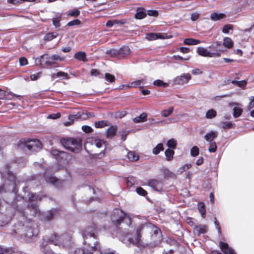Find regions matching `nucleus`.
<instances>
[{
	"instance_id": "f257e3e1",
	"label": "nucleus",
	"mask_w": 254,
	"mask_h": 254,
	"mask_svg": "<svg viewBox=\"0 0 254 254\" xmlns=\"http://www.w3.org/2000/svg\"><path fill=\"white\" fill-rule=\"evenodd\" d=\"M111 218L112 222L116 226V228L122 230L125 234L124 241L126 239L129 243H132L138 246H142L140 239V232L145 226L144 225L140 226L137 229L136 238L134 239L130 236V234L127 229L131 225V220L128 216L122 210L119 209H115L112 212Z\"/></svg>"
},
{
	"instance_id": "f03ea898",
	"label": "nucleus",
	"mask_w": 254,
	"mask_h": 254,
	"mask_svg": "<svg viewBox=\"0 0 254 254\" xmlns=\"http://www.w3.org/2000/svg\"><path fill=\"white\" fill-rule=\"evenodd\" d=\"M15 215L20 217V222H18L14 225V232L20 234L26 242H31L33 238L38 235V230L37 225L33 222L26 220L24 212L22 209L17 208Z\"/></svg>"
},
{
	"instance_id": "7ed1b4c3",
	"label": "nucleus",
	"mask_w": 254,
	"mask_h": 254,
	"mask_svg": "<svg viewBox=\"0 0 254 254\" xmlns=\"http://www.w3.org/2000/svg\"><path fill=\"white\" fill-rule=\"evenodd\" d=\"M95 231L94 227L90 226L86 228L82 232L84 243L87 245L91 250L85 248H78L75 251L74 254H93L91 251H101V248L96 240Z\"/></svg>"
},
{
	"instance_id": "20e7f679",
	"label": "nucleus",
	"mask_w": 254,
	"mask_h": 254,
	"mask_svg": "<svg viewBox=\"0 0 254 254\" xmlns=\"http://www.w3.org/2000/svg\"><path fill=\"white\" fill-rule=\"evenodd\" d=\"M8 167V165H6L5 170L0 172L2 178L5 180L7 179V181L9 182L8 183H5L3 186L0 187V192L4 190L6 191V190H10L11 189L9 188V187H8L7 186H11L12 190L14 191L13 189L16 185L15 178L14 175L9 170Z\"/></svg>"
},
{
	"instance_id": "39448f33",
	"label": "nucleus",
	"mask_w": 254,
	"mask_h": 254,
	"mask_svg": "<svg viewBox=\"0 0 254 254\" xmlns=\"http://www.w3.org/2000/svg\"><path fill=\"white\" fill-rule=\"evenodd\" d=\"M29 199L31 201V204L28 205V208L32 212V214L34 215H39L40 211L38 208V205L36 203L33 202L34 201H40L42 198V196L37 195L35 193H29L28 194Z\"/></svg>"
},
{
	"instance_id": "423d86ee",
	"label": "nucleus",
	"mask_w": 254,
	"mask_h": 254,
	"mask_svg": "<svg viewBox=\"0 0 254 254\" xmlns=\"http://www.w3.org/2000/svg\"><path fill=\"white\" fill-rule=\"evenodd\" d=\"M94 115L87 112H78L75 115H70L68 116V119L70 121L64 123L65 126H67L71 125L75 120H85L90 117H93Z\"/></svg>"
},
{
	"instance_id": "0eeeda50",
	"label": "nucleus",
	"mask_w": 254,
	"mask_h": 254,
	"mask_svg": "<svg viewBox=\"0 0 254 254\" xmlns=\"http://www.w3.org/2000/svg\"><path fill=\"white\" fill-rule=\"evenodd\" d=\"M130 50L128 46H124L120 49H111L107 50L106 52L107 54L111 55L112 57L119 58L125 57L129 54Z\"/></svg>"
},
{
	"instance_id": "6e6552de",
	"label": "nucleus",
	"mask_w": 254,
	"mask_h": 254,
	"mask_svg": "<svg viewBox=\"0 0 254 254\" xmlns=\"http://www.w3.org/2000/svg\"><path fill=\"white\" fill-rule=\"evenodd\" d=\"M222 51L219 50L215 52H211L203 47H198L197 48V53L200 56L203 57H208L210 58L219 57L221 56L220 52Z\"/></svg>"
},
{
	"instance_id": "1a4fd4ad",
	"label": "nucleus",
	"mask_w": 254,
	"mask_h": 254,
	"mask_svg": "<svg viewBox=\"0 0 254 254\" xmlns=\"http://www.w3.org/2000/svg\"><path fill=\"white\" fill-rule=\"evenodd\" d=\"M191 78V76L190 73H183L181 75L176 77L173 82L175 84L183 85L188 83Z\"/></svg>"
},
{
	"instance_id": "9d476101",
	"label": "nucleus",
	"mask_w": 254,
	"mask_h": 254,
	"mask_svg": "<svg viewBox=\"0 0 254 254\" xmlns=\"http://www.w3.org/2000/svg\"><path fill=\"white\" fill-rule=\"evenodd\" d=\"M25 146L28 150L32 151H35L37 149H39L42 148V144L41 142L37 139L28 141L25 143Z\"/></svg>"
},
{
	"instance_id": "9b49d317",
	"label": "nucleus",
	"mask_w": 254,
	"mask_h": 254,
	"mask_svg": "<svg viewBox=\"0 0 254 254\" xmlns=\"http://www.w3.org/2000/svg\"><path fill=\"white\" fill-rule=\"evenodd\" d=\"M148 186L152 188L154 190L160 191L163 188V183L162 181L158 180H151L148 183Z\"/></svg>"
},
{
	"instance_id": "f8f14e48",
	"label": "nucleus",
	"mask_w": 254,
	"mask_h": 254,
	"mask_svg": "<svg viewBox=\"0 0 254 254\" xmlns=\"http://www.w3.org/2000/svg\"><path fill=\"white\" fill-rule=\"evenodd\" d=\"M45 180L47 182L50 183L58 188L62 187V185L63 183V181L58 179L55 177L53 176H45Z\"/></svg>"
},
{
	"instance_id": "ddd939ff",
	"label": "nucleus",
	"mask_w": 254,
	"mask_h": 254,
	"mask_svg": "<svg viewBox=\"0 0 254 254\" xmlns=\"http://www.w3.org/2000/svg\"><path fill=\"white\" fill-rule=\"evenodd\" d=\"M146 83L145 79H141L139 80H137L136 81H132L130 82L128 85H125L126 88L129 87H139L142 88L143 86Z\"/></svg>"
},
{
	"instance_id": "4468645a",
	"label": "nucleus",
	"mask_w": 254,
	"mask_h": 254,
	"mask_svg": "<svg viewBox=\"0 0 254 254\" xmlns=\"http://www.w3.org/2000/svg\"><path fill=\"white\" fill-rule=\"evenodd\" d=\"M219 247L221 251L226 254H237L235 251L229 247L228 244L226 243L220 242L219 243Z\"/></svg>"
},
{
	"instance_id": "2eb2a0df",
	"label": "nucleus",
	"mask_w": 254,
	"mask_h": 254,
	"mask_svg": "<svg viewBox=\"0 0 254 254\" xmlns=\"http://www.w3.org/2000/svg\"><path fill=\"white\" fill-rule=\"evenodd\" d=\"M153 234L151 235L152 239L160 242L161 240V231L154 225H151Z\"/></svg>"
},
{
	"instance_id": "dca6fc26",
	"label": "nucleus",
	"mask_w": 254,
	"mask_h": 254,
	"mask_svg": "<svg viewBox=\"0 0 254 254\" xmlns=\"http://www.w3.org/2000/svg\"><path fill=\"white\" fill-rule=\"evenodd\" d=\"M218 136V132L216 131H211L207 132L204 136V139L208 142L214 141L213 139Z\"/></svg>"
},
{
	"instance_id": "f3484780",
	"label": "nucleus",
	"mask_w": 254,
	"mask_h": 254,
	"mask_svg": "<svg viewBox=\"0 0 254 254\" xmlns=\"http://www.w3.org/2000/svg\"><path fill=\"white\" fill-rule=\"evenodd\" d=\"M146 13L145 9L143 7H138L136 9L135 18L137 19H141L145 17Z\"/></svg>"
},
{
	"instance_id": "a211bd4d",
	"label": "nucleus",
	"mask_w": 254,
	"mask_h": 254,
	"mask_svg": "<svg viewBox=\"0 0 254 254\" xmlns=\"http://www.w3.org/2000/svg\"><path fill=\"white\" fill-rule=\"evenodd\" d=\"M58 210L56 209H52L45 214L44 219L45 220L50 221L52 220L54 216L58 214Z\"/></svg>"
},
{
	"instance_id": "6ab92c4d",
	"label": "nucleus",
	"mask_w": 254,
	"mask_h": 254,
	"mask_svg": "<svg viewBox=\"0 0 254 254\" xmlns=\"http://www.w3.org/2000/svg\"><path fill=\"white\" fill-rule=\"evenodd\" d=\"M74 58L78 61L86 62L87 61L86 59V53L84 52H78L74 54Z\"/></svg>"
},
{
	"instance_id": "aec40b11",
	"label": "nucleus",
	"mask_w": 254,
	"mask_h": 254,
	"mask_svg": "<svg viewBox=\"0 0 254 254\" xmlns=\"http://www.w3.org/2000/svg\"><path fill=\"white\" fill-rule=\"evenodd\" d=\"M117 130V126H111L107 130V137L108 138H112L116 134Z\"/></svg>"
},
{
	"instance_id": "412c9836",
	"label": "nucleus",
	"mask_w": 254,
	"mask_h": 254,
	"mask_svg": "<svg viewBox=\"0 0 254 254\" xmlns=\"http://www.w3.org/2000/svg\"><path fill=\"white\" fill-rule=\"evenodd\" d=\"M147 114L145 113H143L140 115V116L134 118L133 119V122L135 123H139L145 122L146 120Z\"/></svg>"
},
{
	"instance_id": "4be33fe9",
	"label": "nucleus",
	"mask_w": 254,
	"mask_h": 254,
	"mask_svg": "<svg viewBox=\"0 0 254 254\" xmlns=\"http://www.w3.org/2000/svg\"><path fill=\"white\" fill-rule=\"evenodd\" d=\"M201 43V41L192 38H187L184 40V43L187 45H196Z\"/></svg>"
},
{
	"instance_id": "5701e85b",
	"label": "nucleus",
	"mask_w": 254,
	"mask_h": 254,
	"mask_svg": "<svg viewBox=\"0 0 254 254\" xmlns=\"http://www.w3.org/2000/svg\"><path fill=\"white\" fill-rule=\"evenodd\" d=\"M175 154L174 151L169 148L167 149L165 151V155L167 161H171L173 159Z\"/></svg>"
},
{
	"instance_id": "b1692460",
	"label": "nucleus",
	"mask_w": 254,
	"mask_h": 254,
	"mask_svg": "<svg viewBox=\"0 0 254 254\" xmlns=\"http://www.w3.org/2000/svg\"><path fill=\"white\" fill-rule=\"evenodd\" d=\"M224 16V14L213 12L210 15V18L213 21H217L222 19Z\"/></svg>"
},
{
	"instance_id": "393cba45",
	"label": "nucleus",
	"mask_w": 254,
	"mask_h": 254,
	"mask_svg": "<svg viewBox=\"0 0 254 254\" xmlns=\"http://www.w3.org/2000/svg\"><path fill=\"white\" fill-rule=\"evenodd\" d=\"M224 46L227 48H231L233 46V42L230 38L225 37L223 40Z\"/></svg>"
},
{
	"instance_id": "a878e982",
	"label": "nucleus",
	"mask_w": 254,
	"mask_h": 254,
	"mask_svg": "<svg viewBox=\"0 0 254 254\" xmlns=\"http://www.w3.org/2000/svg\"><path fill=\"white\" fill-rule=\"evenodd\" d=\"M53 77H59L61 79H64L68 78V75L67 73L63 71H59L57 73L53 74Z\"/></svg>"
},
{
	"instance_id": "bb28decb",
	"label": "nucleus",
	"mask_w": 254,
	"mask_h": 254,
	"mask_svg": "<svg viewBox=\"0 0 254 254\" xmlns=\"http://www.w3.org/2000/svg\"><path fill=\"white\" fill-rule=\"evenodd\" d=\"M197 207L202 217L204 218L205 217V208L204 203L203 202L198 203Z\"/></svg>"
},
{
	"instance_id": "cd10ccee",
	"label": "nucleus",
	"mask_w": 254,
	"mask_h": 254,
	"mask_svg": "<svg viewBox=\"0 0 254 254\" xmlns=\"http://www.w3.org/2000/svg\"><path fill=\"white\" fill-rule=\"evenodd\" d=\"M164 150V147L162 143L158 144L152 150L153 154L155 155L158 154L161 151Z\"/></svg>"
},
{
	"instance_id": "c85d7f7f",
	"label": "nucleus",
	"mask_w": 254,
	"mask_h": 254,
	"mask_svg": "<svg viewBox=\"0 0 254 254\" xmlns=\"http://www.w3.org/2000/svg\"><path fill=\"white\" fill-rule=\"evenodd\" d=\"M153 85L158 87H162L164 88H166L169 86V84L168 83L164 82L160 79H157L154 81Z\"/></svg>"
},
{
	"instance_id": "c756f323",
	"label": "nucleus",
	"mask_w": 254,
	"mask_h": 254,
	"mask_svg": "<svg viewBox=\"0 0 254 254\" xmlns=\"http://www.w3.org/2000/svg\"><path fill=\"white\" fill-rule=\"evenodd\" d=\"M219 126L223 129H229L233 127V125L230 122H222L220 124Z\"/></svg>"
},
{
	"instance_id": "7c9ffc66",
	"label": "nucleus",
	"mask_w": 254,
	"mask_h": 254,
	"mask_svg": "<svg viewBox=\"0 0 254 254\" xmlns=\"http://www.w3.org/2000/svg\"><path fill=\"white\" fill-rule=\"evenodd\" d=\"M62 17V15L60 14H57L56 17L53 18V23L54 25L56 27H59L61 25L60 24V20Z\"/></svg>"
},
{
	"instance_id": "2f4dec72",
	"label": "nucleus",
	"mask_w": 254,
	"mask_h": 254,
	"mask_svg": "<svg viewBox=\"0 0 254 254\" xmlns=\"http://www.w3.org/2000/svg\"><path fill=\"white\" fill-rule=\"evenodd\" d=\"M146 38L149 41H152L160 38V37L157 33H150L146 35Z\"/></svg>"
},
{
	"instance_id": "473e14b6",
	"label": "nucleus",
	"mask_w": 254,
	"mask_h": 254,
	"mask_svg": "<svg viewBox=\"0 0 254 254\" xmlns=\"http://www.w3.org/2000/svg\"><path fill=\"white\" fill-rule=\"evenodd\" d=\"M173 110V107H170L169 109L167 110H163L161 113V115L163 117H167L172 114Z\"/></svg>"
},
{
	"instance_id": "72a5a7b5",
	"label": "nucleus",
	"mask_w": 254,
	"mask_h": 254,
	"mask_svg": "<svg viewBox=\"0 0 254 254\" xmlns=\"http://www.w3.org/2000/svg\"><path fill=\"white\" fill-rule=\"evenodd\" d=\"M216 116V112L215 110L213 109L209 110L206 113L205 115V117L207 119H213L215 118Z\"/></svg>"
},
{
	"instance_id": "f704fd0d",
	"label": "nucleus",
	"mask_w": 254,
	"mask_h": 254,
	"mask_svg": "<svg viewBox=\"0 0 254 254\" xmlns=\"http://www.w3.org/2000/svg\"><path fill=\"white\" fill-rule=\"evenodd\" d=\"M195 229L199 235L205 234L206 232V227L204 225L197 226Z\"/></svg>"
},
{
	"instance_id": "c9c22d12",
	"label": "nucleus",
	"mask_w": 254,
	"mask_h": 254,
	"mask_svg": "<svg viewBox=\"0 0 254 254\" xmlns=\"http://www.w3.org/2000/svg\"><path fill=\"white\" fill-rule=\"evenodd\" d=\"M128 159L131 161H137L139 158V156L136 155L133 151H129L127 154Z\"/></svg>"
},
{
	"instance_id": "e433bc0d",
	"label": "nucleus",
	"mask_w": 254,
	"mask_h": 254,
	"mask_svg": "<svg viewBox=\"0 0 254 254\" xmlns=\"http://www.w3.org/2000/svg\"><path fill=\"white\" fill-rule=\"evenodd\" d=\"M242 109L238 107H235L233 108V116L235 118H238L240 117L242 113Z\"/></svg>"
},
{
	"instance_id": "4c0bfd02",
	"label": "nucleus",
	"mask_w": 254,
	"mask_h": 254,
	"mask_svg": "<svg viewBox=\"0 0 254 254\" xmlns=\"http://www.w3.org/2000/svg\"><path fill=\"white\" fill-rule=\"evenodd\" d=\"M167 145L169 148L175 149L177 145V141L174 138H171L168 140Z\"/></svg>"
},
{
	"instance_id": "58836bf2",
	"label": "nucleus",
	"mask_w": 254,
	"mask_h": 254,
	"mask_svg": "<svg viewBox=\"0 0 254 254\" xmlns=\"http://www.w3.org/2000/svg\"><path fill=\"white\" fill-rule=\"evenodd\" d=\"M209 146L208 148V151L210 153H214L216 152L217 146L215 141H211L209 142Z\"/></svg>"
},
{
	"instance_id": "ea45409f",
	"label": "nucleus",
	"mask_w": 254,
	"mask_h": 254,
	"mask_svg": "<svg viewBox=\"0 0 254 254\" xmlns=\"http://www.w3.org/2000/svg\"><path fill=\"white\" fill-rule=\"evenodd\" d=\"M109 125L108 122L100 121L95 123V126L96 128H102Z\"/></svg>"
},
{
	"instance_id": "a19ab883",
	"label": "nucleus",
	"mask_w": 254,
	"mask_h": 254,
	"mask_svg": "<svg viewBox=\"0 0 254 254\" xmlns=\"http://www.w3.org/2000/svg\"><path fill=\"white\" fill-rule=\"evenodd\" d=\"M58 34L55 33H49L44 36V40L45 41H50L53 39L56 38Z\"/></svg>"
},
{
	"instance_id": "79ce46f5",
	"label": "nucleus",
	"mask_w": 254,
	"mask_h": 254,
	"mask_svg": "<svg viewBox=\"0 0 254 254\" xmlns=\"http://www.w3.org/2000/svg\"><path fill=\"white\" fill-rule=\"evenodd\" d=\"M191 167V164H185V165L182 166L180 168H179L178 169V170H177V172L178 173H180V174H182L184 171L189 169Z\"/></svg>"
},
{
	"instance_id": "37998d69",
	"label": "nucleus",
	"mask_w": 254,
	"mask_h": 254,
	"mask_svg": "<svg viewBox=\"0 0 254 254\" xmlns=\"http://www.w3.org/2000/svg\"><path fill=\"white\" fill-rule=\"evenodd\" d=\"M51 154L52 155L55 157L57 159L60 158V156L61 155L65 154V152L64 151H60L56 149L53 150L51 152Z\"/></svg>"
},
{
	"instance_id": "c03bdc74",
	"label": "nucleus",
	"mask_w": 254,
	"mask_h": 254,
	"mask_svg": "<svg viewBox=\"0 0 254 254\" xmlns=\"http://www.w3.org/2000/svg\"><path fill=\"white\" fill-rule=\"evenodd\" d=\"M105 78L107 81L110 83L113 82L115 80V77L114 75L109 73H105Z\"/></svg>"
},
{
	"instance_id": "a18cd8bd",
	"label": "nucleus",
	"mask_w": 254,
	"mask_h": 254,
	"mask_svg": "<svg viewBox=\"0 0 254 254\" xmlns=\"http://www.w3.org/2000/svg\"><path fill=\"white\" fill-rule=\"evenodd\" d=\"M199 148L196 146H193L190 149V155L192 157H195L199 154Z\"/></svg>"
},
{
	"instance_id": "49530a36",
	"label": "nucleus",
	"mask_w": 254,
	"mask_h": 254,
	"mask_svg": "<svg viewBox=\"0 0 254 254\" xmlns=\"http://www.w3.org/2000/svg\"><path fill=\"white\" fill-rule=\"evenodd\" d=\"M95 143L96 146L99 148L105 147V142L102 139L96 140L95 141Z\"/></svg>"
},
{
	"instance_id": "de8ad7c7",
	"label": "nucleus",
	"mask_w": 254,
	"mask_h": 254,
	"mask_svg": "<svg viewBox=\"0 0 254 254\" xmlns=\"http://www.w3.org/2000/svg\"><path fill=\"white\" fill-rule=\"evenodd\" d=\"M174 59L177 61H187L189 60L190 58V57L189 56H186L185 58H183L179 55H175L173 56Z\"/></svg>"
},
{
	"instance_id": "09e8293b",
	"label": "nucleus",
	"mask_w": 254,
	"mask_h": 254,
	"mask_svg": "<svg viewBox=\"0 0 254 254\" xmlns=\"http://www.w3.org/2000/svg\"><path fill=\"white\" fill-rule=\"evenodd\" d=\"M80 11L77 9H74L70 11L68 14V16H73V17H77L80 14Z\"/></svg>"
},
{
	"instance_id": "8fccbe9b",
	"label": "nucleus",
	"mask_w": 254,
	"mask_h": 254,
	"mask_svg": "<svg viewBox=\"0 0 254 254\" xmlns=\"http://www.w3.org/2000/svg\"><path fill=\"white\" fill-rule=\"evenodd\" d=\"M232 83L236 84L240 87H244L247 84V81L245 80L242 81H233Z\"/></svg>"
},
{
	"instance_id": "3c124183",
	"label": "nucleus",
	"mask_w": 254,
	"mask_h": 254,
	"mask_svg": "<svg viewBox=\"0 0 254 254\" xmlns=\"http://www.w3.org/2000/svg\"><path fill=\"white\" fill-rule=\"evenodd\" d=\"M233 26L231 24H227L225 25L222 29V32L225 34L229 33L230 30H232Z\"/></svg>"
},
{
	"instance_id": "603ef678",
	"label": "nucleus",
	"mask_w": 254,
	"mask_h": 254,
	"mask_svg": "<svg viewBox=\"0 0 254 254\" xmlns=\"http://www.w3.org/2000/svg\"><path fill=\"white\" fill-rule=\"evenodd\" d=\"M12 250L10 249H3L0 247V254H12Z\"/></svg>"
},
{
	"instance_id": "864d4df0",
	"label": "nucleus",
	"mask_w": 254,
	"mask_h": 254,
	"mask_svg": "<svg viewBox=\"0 0 254 254\" xmlns=\"http://www.w3.org/2000/svg\"><path fill=\"white\" fill-rule=\"evenodd\" d=\"M136 192L140 195L145 196L147 194V192L145 190L143 189L141 187H138L136 189Z\"/></svg>"
},
{
	"instance_id": "5fc2aeb1",
	"label": "nucleus",
	"mask_w": 254,
	"mask_h": 254,
	"mask_svg": "<svg viewBox=\"0 0 254 254\" xmlns=\"http://www.w3.org/2000/svg\"><path fill=\"white\" fill-rule=\"evenodd\" d=\"M80 24V21L78 19H74L67 23L68 26H72L74 25H77Z\"/></svg>"
},
{
	"instance_id": "6e6d98bb",
	"label": "nucleus",
	"mask_w": 254,
	"mask_h": 254,
	"mask_svg": "<svg viewBox=\"0 0 254 254\" xmlns=\"http://www.w3.org/2000/svg\"><path fill=\"white\" fill-rule=\"evenodd\" d=\"M50 59L52 60H59L60 61H63L64 60V57H60L59 55H52L50 57Z\"/></svg>"
},
{
	"instance_id": "4d7b16f0",
	"label": "nucleus",
	"mask_w": 254,
	"mask_h": 254,
	"mask_svg": "<svg viewBox=\"0 0 254 254\" xmlns=\"http://www.w3.org/2000/svg\"><path fill=\"white\" fill-rule=\"evenodd\" d=\"M147 14L149 16L157 17L158 15V12L156 10H148Z\"/></svg>"
},
{
	"instance_id": "13d9d810",
	"label": "nucleus",
	"mask_w": 254,
	"mask_h": 254,
	"mask_svg": "<svg viewBox=\"0 0 254 254\" xmlns=\"http://www.w3.org/2000/svg\"><path fill=\"white\" fill-rule=\"evenodd\" d=\"M214 224L216 227V229H217L218 234L220 235L221 234V227L219 225V222L217 220L216 218H214Z\"/></svg>"
},
{
	"instance_id": "bf43d9fd",
	"label": "nucleus",
	"mask_w": 254,
	"mask_h": 254,
	"mask_svg": "<svg viewBox=\"0 0 254 254\" xmlns=\"http://www.w3.org/2000/svg\"><path fill=\"white\" fill-rule=\"evenodd\" d=\"M29 1V2H33L35 1V0H7V2L8 3H11L12 4H16L19 3L20 1Z\"/></svg>"
},
{
	"instance_id": "052dcab7",
	"label": "nucleus",
	"mask_w": 254,
	"mask_h": 254,
	"mask_svg": "<svg viewBox=\"0 0 254 254\" xmlns=\"http://www.w3.org/2000/svg\"><path fill=\"white\" fill-rule=\"evenodd\" d=\"M82 129L86 133L91 132L93 130L92 128L88 126H83L82 127Z\"/></svg>"
},
{
	"instance_id": "680f3d73",
	"label": "nucleus",
	"mask_w": 254,
	"mask_h": 254,
	"mask_svg": "<svg viewBox=\"0 0 254 254\" xmlns=\"http://www.w3.org/2000/svg\"><path fill=\"white\" fill-rule=\"evenodd\" d=\"M19 64L20 66L25 65L28 64L27 59L25 58L22 57L19 58Z\"/></svg>"
},
{
	"instance_id": "e2e57ef3",
	"label": "nucleus",
	"mask_w": 254,
	"mask_h": 254,
	"mask_svg": "<svg viewBox=\"0 0 254 254\" xmlns=\"http://www.w3.org/2000/svg\"><path fill=\"white\" fill-rule=\"evenodd\" d=\"M175 121L174 119H168L166 121H158L156 123H161L163 124H169L170 123H174Z\"/></svg>"
},
{
	"instance_id": "0e129e2a",
	"label": "nucleus",
	"mask_w": 254,
	"mask_h": 254,
	"mask_svg": "<svg viewBox=\"0 0 254 254\" xmlns=\"http://www.w3.org/2000/svg\"><path fill=\"white\" fill-rule=\"evenodd\" d=\"M41 76V73L38 72L35 74H31L30 76V78L31 80H37Z\"/></svg>"
},
{
	"instance_id": "69168bd1",
	"label": "nucleus",
	"mask_w": 254,
	"mask_h": 254,
	"mask_svg": "<svg viewBox=\"0 0 254 254\" xmlns=\"http://www.w3.org/2000/svg\"><path fill=\"white\" fill-rule=\"evenodd\" d=\"M254 107V97L253 96H251L250 98V103L249 105V109L253 108Z\"/></svg>"
},
{
	"instance_id": "338daca9",
	"label": "nucleus",
	"mask_w": 254,
	"mask_h": 254,
	"mask_svg": "<svg viewBox=\"0 0 254 254\" xmlns=\"http://www.w3.org/2000/svg\"><path fill=\"white\" fill-rule=\"evenodd\" d=\"M60 117H61L60 113H57V114H55L50 115L48 116V118L52 119H56L59 118Z\"/></svg>"
},
{
	"instance_id": "774afa93",
	"label": "nucleus",
	"mask_w": 254,
	"mask_h": 254,
	"mask_svg": "<svg viewBox=\"0 0 254 254\" xmlns=\"http://www.w3.org/2000/svg\"><path fill=\"white\" fill-rule=\"evenodd\" d=\"M101 254H118L115 252L113 251H111V250H106L104 251L103 252H101Z\"/></svg>"
}]
</instances>
